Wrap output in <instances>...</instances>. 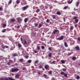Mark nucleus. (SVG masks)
<instances>
[{"label": "nucleus", "mask_w": 80, "mask_h": 80, "mask_svg": "<svg viewBox=\"0 0 80 80\" xmlns=\"http://www.w3.org/2000/svg\"><path fill=\"white\" fill-rule=\"evenodd\" d=\"M63 39V36H62L61 37L57 38V40H62Z\"/></svg>", "instance_id": "1"}, {"label": "nucleus", "mask_w": 80, "mask_h": 80, "mask_svg": "<svg viewBox=\"0 0 80 80\" xmlns=\"http://www.w3.org/2000/svg\"><path fill=\"white\" fill-rule=\"evenodd\" d=\"M19 71V70L17 68H15L12 69V72H17V71Z\"/></svg>", "instance_id": "2"}, {"label": "nucleus", "mask_w": 80, "mask_h": 80, "mask_svg": "<svg viewBox=\"0 0 80 80\" xmlns=\"http://www.w3.org/2000/svg\"><path fill=\"white\" fill-rule=\"evenodd\" d=\"M28 6H26L25 7H22V10H25L26 9L28 8Z\"/></svg>", "instance_id": "3"}, {"label": "nucleus", "mask_w": 80, "mask_h": 80, "mask_svg": "<svg viewBox=\"0 0 80 80\" xmlns=\"http://www.w3.org/2000/svg\"><path fill=\"white\" fill-rule=\"evenodd\" d=\"M17 20L18 23H20L22 21V18H19Z\"/></svg>", "instance_id": "4"}, {"label": "nucleus", "mask_w": 80, "mask_h": 80, "mask_svg": "<svg viewBox=\"0 0 80 80\" xmlns=\"http://www.w3.org/2000/svg\"><path fill=\"white\" fill-rule=\"evenodd\" d=\"M56 32L58 33L59 32V31L58 30H55L53 32V34H55V33H56Z\"/></svg>", "instance_id": "5"}, {"label": "nucleus", "mask_w": 80, "mask_h": 80, "mask_svg": "<svg viewBox=\"0 0 80 80\" xmlns=\"http://www.w3.org/2000/svg\"><path fill=\"white\" fill-rule=\"evenodd\" d=\"M2 48L3 49H4V48H8V47L7 46H2Z\"/></svg>", "instance_id": "6"}, {"label": "nucleus", "mask_w": 80, "mask_h": 80, "mask_svg": "<svg viewBox=\"0 0 80 80\" xmlns=\"http://www.w3.org/2000/svg\"><path fill=\"white\" fill-rule=\"evenodd\" d=\"M45 68L46 70H47L48 68H49V66L48 65H46L45 66Z\"/></svg>", "instance_id": "7"}, {"label": "nucleus", "mask_w": 80, "mask_h": 80, "mask_svg": "<svg viewBox=\"0 0 80 80\" xmlns=\"http://www.w3.org/2000/svg\"><path fill=\"white\" fill-rule=\"evenodd\" d=\"M19 77H20V75L18 74L15 76V78H19Z\"/></svg>", "instance_id": "8"}, {"label": "nucleus", "mask_w": 80, "mask_h": 80, "mask_svg": "<svg viewBox=\"0 0 80 80\" xmlns=\"http://www.w3.org/2000/svg\"><path fill=\"white\" fill-rule=\"evenodd\" d=\"M57 15H61V12H60L59 11H58V12H57Z\"/></svg>", "instance_id": "9"}, {"label": "nucleus", "mask_w": 80, "mask_h": 80, "mask_svg": "<svg viewBox=\"0 0 80 80\" xmlns=\"http://www.w3.org/2000/svg\"><path fill=\"white\" fill-rule=\"evenodd\" d=\"M44 77H45V78H48V76H47L46 74H44L43 75Z\"/></svg>", "instance_id": "10"}, {"label": "nucleus", "mask_w": 80, "mask_h": 80, "mask_svg": "<svg viewBox=\"0 0 80 80\" xmlns=\"http://www.w3.org/2000/svg\"><path fill=\"white\" fill-rule=\"evenodd\" d=\"M28 20V18H26L24 20V22L25 23H27V22Z\"/></svg>", "instance_id": "11"}, {"label": "nucleus", "mask_w": 80, "mask_h": 80, "mask_svg": "<svg viewBox=\"0 0 80 80\" xmlns=\"http://www.w3.org/2000/svg\"><path fill=\"white\" fill-rule=\"evenodd\" d=\"M78 5H79V3L78 2H76V7H78Z\"/></svg>", "instance_id": "12"}, {"label": "nucleus", "mask_w": 80, "mask_h": 80, "mask_svg": "<svg viewBox=\"0 0 80 80\" xmlns=\"http://www.w3.org/2000/svg\"><path fill=\"white\" fill-rule=\"evenodd\" d=\"M16 2V3H17V4H18L20 2V1L19 0H17Z\"/></svg>", "instance_id": "13"}, {"label": "nucleus", "mask_w": 80, "mask_h": 80, "mask_svg": "<svg viewBox=\"0 0 80 80\" xmlns=\"http://www.w3.org/2000/svg\"><path fill=\"white\" fill-rule=\"evenodd\" d=\"M64 45L66 47H68V45H67V42H64Z\"/></svg>", "instance_id": "14"}, {"label": "nucleus", "mask_w": 80, "mask_h": 80, "mask_svg": "<svg viewBox=\"0 0 80 80\" xmlns=\"http://www.w3.org/2000/svg\"><path fill=\"white\" fill-rule=\"evenodd\" d=\"M75 48L76 50H79V49H80V48L78 46L76 47H75Z\"/></svg>", "instance_id": "15"}, {"label": "nucleus", "mask_w": 80, "mask_h": 80, "mask_svg": "<svg viewBox=\"0 0 80 80\" xmlns=\"http://www.w3.org/2000/svg\"><path fill=\"white\" fill-rule=\"evenodd\" d=\"M72 2H73V0H71V1H68V3L69 4H70V3H72Z\"/></svg>", "instance_id": "16"}, {"label": "nucleus", "mask_w": 80, "mask_h": 80, "mask_svg": "<svg viewBox=\"0 0 80 80\" xmlns=\"http://www.w3.org/2000/svg\"><path fill=\"white\" fill-rule=\"evenodd\" d=\"M11 22H15V19H12L11 20Z\"/></svg>", "instance_id": "17"}, {"label": "nucleus", "mask_w": 80, "mask_h": 80, "mask_svg": "<svg viewBox=\"0 0 80 80\" xmlns=\"http://www.w3.org/2000/svg\"><path fill=\"white\" fill-rule=\"evenodd\" d=\"M75 22L76 23H78V19H75Z\"/></svg>", "instance_id": "18"}, {"label": "nucleus", "mask_w": 80, "mask_h": 80, "mask_svg": "<svg viewBox=\"0 0 80 80\" xmlns=\"http://www.w3.org/2000/svg\"><path fill=\"white\" fill-rule=\"evenodd\" d=\"M72 60H76V57H72Z\"/></svg>", "instance_id": "19"}, {"label": "nucleus", "mask_w": 80, "mask_h": 80, "mask_svg": "<svg viewBox=\"0 0 80 80\" xmlns=\"http://www.w3.org/2000/svg\"><path fill=\"white\" fill-rule=\"evenodd\" d=\"M68 8V6H65V7H64V10H65V9H67V8Z\"/></svg>", "instance_id": "20"}, {"label": "nucleus", "mask_w": 80, "mask_h": 80, "mask_svg": "<svg viewBox=\"0 0 80 80\" xmlns=\"http://www.w3.org/2000/svg\"><path fill=\"white\" fill-rule=\"evenodd\" d=\"M52 54L51 53H49L48 55L49 57H52Z\"/></svg>", "instance_id": "21"}, {"label": "nucleus", "mask_w": 80, "mask_h": 80, "mask_svg": "<svg viewBox=\"0 0 80 80\" xmlns=\"http://www.w3.org/2000/svg\"><path fill=\"white\" fill-rule=\"evenodd\" d=\"M18 46L19 47H22V45L20 43L18 44Z\"/></svg>", "instance_id": "22"}, {"label": "nucleus", "mask_w": 80, "mask_h": 80, "mask_svg": "<svg viewBox=\"0 0 80 80\" xmlns=\"http://www.w3.org/2000/svg\"><path fill=\"white\" fill-rule=\"evenodd\" d=\"M61 62L62 63H65V61L63 60H62L61 61Z\"/></svg>", "instance_id": "23"}, {"label": "nucleus", "mask_w": 80, "mask_h": 80, "mask_svg": "<svg viewBox=\"0 0 80 80\" xmlns=\"http://www.w3.org/2000/svg\"><path fill=\"white\" fill-rule=\"evenodd\" d=\"M19 62H23V59H21L19 60Z\"/></svg>", "instance_id": "24"}, {"label": "nucleus", "mask_w": 80, "mask_h": 80, "mask_svg": "<svg viewBox=\"0 0 80 80\" xmlns=\"http://www.w3.org/2000/svg\"><path fill=\"white\" fill-rule=\"evenodd\" d=\"M11 3H12V0H10L9 2H8V5H10Z\"/></svg>", "instance_id": "25"}, {"label": "nucleus", "mask_w": 80, "mask_h": 80, "mask_svg": "<svg viewBox=\"0 0 80 80\" xmlns=\"http://www.w3.org/2000/svg\"><path fill=\"white\" fill-rule=\"evenodd\" d=\"M42 26V25L41 24H39V28H40Z\"/></svg>", "instance_id": "26"}, {"label": "nucleus", "mask_w": 80, "mask_h": 80, "mask_svg": "<svg viewBox=\"0 0 80 80\" xmlns=\"http://www.w3.org/2000/svg\"><path fill=\"white\" fill-rule=\"evenodd\" d=\"M52 71H49L48 72V73H49V74H50V75H52Z\"/></svg>", "instance_id": "27"}, {"label": "nucleus", "mask_w": 80, "mask_h": 80, "mask_svg": "<svg viewBox=\"0 0 80 80\" xmlns=\"http://www.w3.org/2000/svg\"><path fill=\"white\" fill-rule=\"evenodd\" d=\"M6 31V29H4L2 30V32H3V33H4V32H5Z\"/></svg>", "instance_id": "28"}, {"label": "nucleus", "mask_w": 80, "mask_h": 80, "mask_svg": "<svg viewBox=\"0 0 80 80\" xmlns=\"http://www.w3.org/2000/svg\"><path fill=\"white\" fill-rule=\"evenodd\" d=\"M18 55L17 53L14 54H13V57H15L16 56H17Z\"/></svg>", "instance_id": "29"}, {"label": "nucleus", "mask_w": 80, "mask_h": 80, "mask_svg": "<svg viewBox=\"0 0 80 80\" xmlns=\"http://www.w3.org/2000/svg\"><path fill=\"white\" fill-rule=\"evenodd\" d=\"M28 63H30L32 62V60H29L28 61Z\"/></svg>", "instance_id": "30"}, {"label": "nucleus", "mask_w": 80, "mask_h": 80, "mask_svg": "<svg viewBox=\"0 0 80 80\" xmlns=\"http://www.w3.org/2000/svg\"><path fill=\"white\" fill-rule=\"evenodd\" d=\"M8 79L10 80H14V79L12 78H8Z\"/></svg>", "instance_id": "31"}, {"label": "nucleus", "mask_w": 80, "mask_h": 80, "mask_svg": "<svg viewBox=\"0 0 80 80\" xmlns=\"http://www.w3.org/2000/svg\"><path fill=\"white\" fill-rule=\"evenodd\" d=\"M53 18L54 19H55V18H56V15H54V16H53Z\"/></svg>", "instance_id": "32"}, {"label": "nucleus", "mask_w": 80, "mask_h": 80, "mask_svg": "<svg viewBox=\"0 0 80 80\" xmlns=\"http://www.w3.org/2000/svg\"><path fill=\"white\" fill-rule=\"evenodd\" d=\"M64 76H65V77H66V78H67L68 77H67V75L66 74H64Z\"/></svg>", "instance_id": "33"}, {"label": "nucleus", "mask_w": 80, "mask_h": 80, "mask_svg": "<svg viewBox=\"0 0 80 80\" xmlns=\"http://www.w3.org/2000/svg\"><path fill=\"white\" fill-rule=\"evenodd\" d=\"M73 28L72 26H71L70 28V30H73Z\"/></svg>", "instance_id": "34"}, {"label": "nucleus", "mask_w": 80, "mask_h": 80, "mask_svg": "<svg viewBox=\"0 0 80 80\" xmlns=\"http://www.w3.org/2000/svg\"><path fill=\"white\" fill-rule=\"evenodd\" d=\"M38 60H37L36 61H35V63H38Z\"/></svg>", "instance_id": "35"}, {"label": "nucleus", "mask_w": 80, "mask_h": 80, "mask_svg": "<svg viewBox=\"0 0 80 80\" xmlns=\"http://www.w3.org/2000/svg\"><path fill=\"white\" fill-rule=\"evenodd\" d=\"M41 48L42 49H44L45 48V47L44 46H41Z\"/></svg>", "instance_id": "36"}, {"label": "nucleus", "mask_w": 80, "mask_h": 80, "mask_svg": "<svg viewBox=\"0 0 80 80\" xmlns=\"http://www.w3.org/2000/svg\"><path fill=\"white\" fill-rule=\"evenodd\" d=\"M55 62H56V61H53L52 62V64H54V63H55Z\"/></svg>", "instance_id": "37"}, {"label": "nucleus", "mask_w": 80, "mask_h": 80, "mask_svg": "<svg viewBox=\"0 0 80 80\" xmlns=\"http://www.w3.org/2000/svg\"><path fill=\"white\" fill-rule=\"evenodd\" d=\"M61 75H64V74H65V72H61Z\"/></svg>", "instance_id": "38"}, {"label": "nucleus", "mask_w": 80, "mask_h": 80, "mask_svg": "<svg viewBox=\"0 0 80 80\" xmlns=\"http://www.w3.org/2000/svg\"><path fill=\"white\" fill-rule=\"evenodd\" d=\"M34 52L35 53H38V51H37L36 50L34 51Z\"/></svg>", "instance_id": "39"}, {"label": "nucleus", "mask_w": 80, "mask_h": 80, "mask_svg": "<svg viewBox=\"0 0 80 80\" xmlns=\"http://www.w3.org/2000/svg\"><path fill=\"white\" fill-rule=\"evenodd\" d=\"M6 27V24H3V27Z\"/></svg>", "instance_id": "40"}, {"label": "nucleus", "mask_w": 80, "mask_h": 80, "mask_svg": "<svg viewBox=\"0 0 80 80\" xmlns=\"http://www.w3.org/2000/svg\"><path fill=\"white\" fill-rule=\"evenodd\" d=\"M39 68H43V66H42V65H40L39 66Z\"/></svg>", "instance_id": "41"}, {"label": "nucleus", "mask_w": 80, "mask_h": 80, "mask_svg": "<svg viewBox=\"0 0 80 80\" xmlns=\"http://www.w3.org/2000/svg\"><path fill=\"white\" fill-rule=\"evenodd\" d=\"M22 70H26V68H25V67H23V68H22Z\"/></svg>", "instance_id": "42"}, {"label": "nucleus", "mask_w": 80, "mask_h": 80, "mask_svg": "<svg viewBox=\"0 0 80 80\" xmlns=\"http://www.w3.org/2000/svg\"><path fill=\"white\" fill-rule=\"evenodd\" d=\"M62 70H63V71H67V69H65V68H63L62 69Z\"/></svg>", "instance_id": "43"}, {"label": "nucleus", "mask_w": 80, "mask_h": 80, "mask_svg": "<svg viewBox=\"0 0 80 80\" xmlns=\"http://www.w3.org/2000/svg\"><path fill=\"white\" fill-rule=\"evenodd\" d=\"M77 17H74V20H76V19H77Z\"/></svg>", "instance_id": "44"}, {"label": "nucleus", "mask_w": 80, "mask_h": 80, "mask_svg": "<svg viewBox=\"0 0 80 80\" xmlns=\"http://www.w3.org/2000/svg\"><path fill=\"white\" fill-rule=\"evenodd\" d=\"M36 27H37V25H38V24H37L36 23H35V24H34Z\"/></svg>", "instance_id": "45"}, {"label": "nucleus", "mask_w": 80, "mask_h": 80, "mask_svg": "<svg viewBox=\"0 0 80 80\" xmlns=\"http://www.w3.org/2000/svg\"><path fill=\"white\" fill-rule=\"evenodd\" d=\"M37 47L38 50H40V48L39 46H37Z\"/></svg>", "instance_id": "46"}, {"label": "nucleus", "mask_w": 80, "mask_h": 80, "mask_svg": "<svg viewBox=\"0 0 80 80\" xmlns=\"http://www.w3.org/2000/svg\"><path fill=\"white\" fill-rule=\"evenodd\" d=\"M77 78L78 79L80 78V77L78 76H77Z\"/></svg>", "instance_id": "47"}, {"label": "nucleus", "mask_w": 80, "mask_h": 80, "mask_svg": "<svg viewBox=\"0 0 80 80\" xmlns=\"http://www.w3.org/2000/svg\"><path fill=\"white\" fill-rule=\"evenodd\" d=\"M24 45H26V44H27V42L25 41H24Z\"/></svg>", "instance_id": "48"}, {"label": "nucleus", "mask_w": 80, "mask_h": 80, "mask_svg": "<svg viewBox=\"0 0 80 80\" xmlns=\"http://www.w3.org/2000/svg\"><path fill=\"white\" fill-rule=\"evenodd\" d=\"M40 12V10L39 9H37L36 11V12Z\"/></svg>", "instance_id": "49"}, {"label": "nucleus", "mask_w": 80, "mask_h": 80, "mask_svg": "<svg viewBox=\"0 0 80 80\" xmlns=\"http://www.w3.org/2000/svg\"><path fill=\"white\" fill-rule=\"evenodd\" d=\"M46 22L47 23H49V20L48 19H47L46 21Z\"/></svg>", "instance_id": "50"}, {"label": "nucleus", "mask_w": 80, "mask_h": 80, "mask_svg": "<svg viewBox=\"0 0 80 80\" xmlns=\"http://www.w3.org/2000/svg\"><path fill=\"white\" fill-rule=\"evenodd\" d=\"M78 41L79 42H80V38H78Z\"/></svg>", "instance_id": "51"}, {"label": "nucleus", "mask_w": 80, "mask_h": 80, "mask_svg": "<svg viewBox=\"0 0 80 80\" xmlns=\"http://www.w3.org/2000/svg\"><path fill=\"white\" fill-rule=\"evenodd\" d=\"M26 58H28V56H26L25 57Z\"/></svg>", "instance_id": "52"}, {"label": "nucleus", "mask_w": 80, "mask_h": 80, "mask_svg": "<svg viewBox=\"0 0 80 80\" xmlns=\"http://www.w3.org/2000/svg\"><path fill=\"white\" fill-rule=\"evenodd\" d=\"M9 62L10 63H12V60H9Z\"/></svg>", "instance_id": "53"}, {"label": "nucleus", "mask_w": 80, "mask_h": 80, "mask_svg": "<svg viewBox=\"0 0 80 80\" xmlns=\"http://www.w3.org/2000/svg\"><path fill=\"white\" fill-rule=\"evenodd\" d=\"M67 50V51H70V49L68 48V49Z\"/></svg>", "instance_id": "54"}, {"label": "nucleus", "mask_w": 80, "mask_h": 80, "mask_svg": "<svg viewBox=\"0 0 80 80\" xmlns=\"http://www.w3.org/2000/svg\"><path fill=\"white\" fill-rule=\"evenodd\" d=\"M63 20H64V22H65V18H63Z\"/></svg>", "instance_id": "55"}, {"label": "nucleus", "mask_w": 80, "mask_h": 80, "mask_svg": "<svg viewBox=\"0 0 80 80\" xmlns=\"http://www.w3.org/2000/svg\"><path fill=\"white\" fill-rule=\"evenodd\" d=\"M2 10H3L2 9V8H0V11H2Z\"/></svg>", "instance_id": "56"}, {"label": "nucleus", "mask_w": 80, "mask_h": 80, "mask_svg": "<svg viewBox=\"0 0 80 80\" xmlns=\"http://www.w3.org/2000/svg\"><path fill=\"white\" fill-rule=\"evenodd\" d=\"M8 65H10V62H8Z\"/></svg>", "instance_id": "57"}, {"label": "nucleus", "mask_w": 80, "mask_h": 80, "mask_svg": "<svg viewBox=\"0 0 80 80\" xmlns=\"http://www.w3.org/2000/svg\"><path fill=\"white\" fill-rule=\"evenodd\" d=\"M49 50H52V48H49Z\"/></svg>", "instance_id": "58"}, {"label": "nucleus", "mask_w": 80, "mask_h": 80, "mask_svg": "<svg viewBox=\"0 0 80 80\" xmlns=\"http://www.w3.org/2000/svg\"><path fill=\"white\" fill-rule=\"evenodd\" d=\"M21 40L22 41H23V39H22V38H21Z\"/></svg>", "instance_id": "59"}, {"label": "nucleus", "mask_w": 80, "mask_h": 80, "mask_svg": "<svg viewBox=\"0 0 80 80\" xmlns=\"http://www.w3.org/2000/svg\"><path fill=\"white\" fill-rule=\"evenodd\" d=\"M15 64V65H18V64L17 63H16Z\"/></svg>", "instance_id": "60"}, {"label": "nucleus", "mask_w": 80, "mask_h": 80, "mask_svg": "<svg viewBox=\"0 0 80 80\" xmlns=\"http://www.w3.org/2000/svg\"><path fill=\"white\" fill-rule=\"evenodd\" d=\"M20 28V26H18L17 27V28Z\"/></svg>", "instance_id": "61"}, {"label": "nucleus", "mask_w": 80, "mask_h": 80, "mask_svg": "<svg viewBox=\"0 0 80 80\" xmlns=\"http://www.w3.org/2000/svg\"><path fill=\"white\" fill-rule=\"evenodd\" d=\"M0 80H3V78H1Z\"/></svg>", "instance_id": "62"}, {"label": "nucleus", "mask_w": 80, "mask_h": 80, "mask_svg": "<svg viewBox=\"0 0 80 80\" xmlns=\"http://www.w3.org/2000/svg\"><path fill=\"white\" fill-rule=\"evenodd\" d=\"M75 27H77V24L75 25Z\"/></svg>", "instance_id": "63"}, {"label": "nucleus", "mask_w": 80, "mask_h": 80, "mask_svg": "<svg viewBox=\"0 0 80 80\" xmlns=\"http://www.w3.org/2000/svg\"><path fill=\"white\" fill-rule=\"evenodd\" d=\"M45 7L46 9H47V6H45Z\"/></svg>", "instance_id": "64"}]
</instances>
